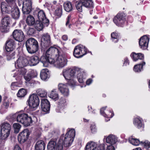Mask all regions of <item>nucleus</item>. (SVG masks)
Returning <instances> with one entry per match:
<instances>
[{"instance_id": "nucleus-61", "label": "nucleus", "mask_w": 150, "mask_h": 150, "mask_svg": "<svg viewBox=\"0 0 150 150\" xmlns=\"http://www.w3.org/2000/svg\"><path fill=\"white\" fill-rule=\"evenodd\" d=\"M106 150H115V148L113 145H109L107 146Z\"/></svg>"}, {"instance_id": "nucleus-26", "label": "nucleus", "mask_w": 150, "mask_h": 150, "mask_svg": "<svg viewBox=\"0 0 150 150\" xmlns=\"http://www.w3.org/2000/svg\"><path fill=\"white\" fill-rule=\"evenodd\" d=\"M49 72L48 69H45L41 71L40 77L42 80L46 81L49 78Z\"/></svg>"}, {"instance_id": "nucleus-27", "label": "nucleus", "mask_w": 150, "mask_h": 150, "mask_svg": "<svg viewBox=\"0 0 150 150\" xmlns=\"http://www.w3.org/2000/svg\"><path fill=\"white\" fill-rule=\"evenodd\" d=\"M45 145L42 140L38 141L35 145V150H45Z\"/></svg>"}, {"instance_id": "nucleus-54", "label": "nucleus", "mask_w": 150, "mask_h": 150, "mask_svg": "<svg viewBox=\"0 0 150 150\" xmlns=\"http://www.w3.org/2000/svg\"><path fill=\"white\" fill-rule=\"evenodd\" d=\"M141 143L144 144L145 147L146 149H148L150 148V142L148 141H145L144 142H141Z\"/></svg>"}, {"instance_id": "nucleus-38", "label": "nucleus", "mask_w": 150, "mask_h": 150, "mask_svg": "<svg viewBox=\"0 0 150 150\" xmlns=\"http://www.w3.org/2000/svg\"><path fill=\"white\" fill-rule=\"evenodd\" d=\"M26 22L28 25H33L35 23V18L33 16L29 15L27 17Z\"/></svg>"}, {"instance_id": "nucleus-42", "label": "nucleus", "mask_w": 150, "mask_h": 150, "mask_svg": "<svg viewBox=\"0 0 150 150\" xmlns=\"http://www.w3.org/2000/svg\"><path fill=\"white\" fill-rule=\"evenodd\" d=\"M111 39L113 42L115 43L117 42L119 39L120 35L115 32L111 34Z\"/></svg>"}, {"instance_id": "nucleus-51", "label": "nucleus", "mask_w": 150, "mask_h": 150, "mask_svg": "<svg viewBox=\"0 0 150 150\" xmlns=\"http://www.w3.org/2000/svg\"><path fill=\"white\" fill-rule=\"evenodd\" d=\"M21 69H20L18 70V71L20 73L19 74L20 75H25V74L27 72V70L25 68H21Z\"/></svg>"}, {"instance_id": "nucleus-2", "label": "nucleus", "mask_w": 150, "mask_h": 150, "mask_svg": "<svg viewBox=\"0 0 150 150\" xmlns=\"http://www.w3.org/2000/svg\"><path fill=\"white\" fill-rule=\"evenodd\" d=\"M80 69V68L74 67L72 69L63 70V75L65 79L68 80V83L70 86L73 87L76 85L74 78L76 72H79Z\"/></svg>"}, {"instance_id": "nucleus-7", "label": "nucleus", "mask_w": 150, "mask_h": 150, "mask_svg": "<svg viewBox=\"0 0 150 150\" xmlns=\"http://www.w3.org/2000/svg\"><path fill=\"white\" fill-rule=\"evenodd\" d=\"M18 5L20 6L23 4L22 10L24 14H29L32 9V0H18Z\"/></svg>"}, {"instance_id": "nucleus-3", "label": "nucleus", "mask_w": 150, "mask_h": 150, "mask_svg": "<svg viewBox=\"0 0 150 150\" xmlns=\"http://www.w3.org/2000/svg\"><path fill=\"white\" fill-rule=\"evenodd\" d=\"M17 121L21 123L24 126L28 127L33 122H35L37 121V118L32 116H29L28 115L25 113L19 114L17 116Z\"/></svg>"}, {"instance_id": "nucleus-29", "label": "nucleus", "mask_w": 150, "mask_h": 150, "mask_svg": "<svg viewBox=\"0 0 150 150\" xmlns=\"http://www.w3.org/2000/svg\"><path fill=\"white\" fill-rule=\"evenodd\" d=\"M40 61L39 57L35 55L30 57L29 61V63L31 66H34L38 64Z\"/></svg>"}, {"instance_id": "nucleus-44", "label": "nucleus", "mask_w": 150, "mask_h": 150, "mask_svg": "<svg viewBox=\"0 0 150 150\" xmlns=\"http://www.w3.org/2000/svg\"><path fill=\"white\" fill-rule=\"evenodd\" d=\"M37 94L41 97H45L47 96V93L45 90L39 89L36 91Z\"/></svg>"}, {"instance_id": "nucleus-43", "label": "nucleus", "mask_w": 150, "mask_h": 150, "mask_svg": "<svg viewBox=\"0 0 150 150\" xmlns=\"http://www.w3.org/2000/svg\"><path fill=\"white\" fill-rule=\"evenodd\" d=\"M81 70L80 68L79 71L76 72V74H77V78L79 82L80 83H83L85 79L83 76L82 72H81Z\"/></svg>"}, {"instance_id": "nucleus-10", "label": "nucleus", "mask_w": 150, "mask_h": 150, "mask_svg": "<svg viewBox=\"0 0 150 150\" xmlns=\"http://www.w3.org/2000/svg\"><path fill=\"white\" fill-rule=\"evenodd\" d=\"M126 16L124 13H119L114 17L113 21L117 25L122 27L125 22Z\"/></svg>"}, {"instance_id": "nucleus-23", "label": "nucleus", "mask_w": 150, "mask_h": 150, "mask_svg": "<svg viewBox=\"0 0 150 150\" xmlns=\"http://www.w3.org/2000/svg\"><path fill=\"white\" fill-rule=\"evenodd\" d=\"M58 88L61 93L65 96H67L69 95V90L67 85L63 83H59Z\"/></svg>"}, {"instance_id": "nucleus-49", "label": "nucleus", "mask_w": 150, "mask_h": 150, "mask_svg": "<svg viewBox=\"0 0 150 150\" xmlns=\"http://www.w3.org/2000/svg\"><path fill=\"white\" fill-rule=\"evenodd\" d=\"M9 54H7V59L8 60H10L12 58H13L15 53V52H12V51L10 52Z\"/></svg>"}, {"instance_id": "nucleus-64", "label": "nucleus", "mask_w": 150, "mask_h": 150, "mask_svg": "<svg viewBox=\"0 0 150 150\" xmlns=\"http://www.w3.org/2000/svg\"><path fill=\"white\" fill-rule=\"evenodd\" d=\"M62 40L64 41H66L68 39V37L67 35H64L62 37Z\"/></svg>"}, {"instance_id": "nucleus-5", "label": "nucleus", "mask_w": 150, "mask_h": 150, "mask_svg": "<svg viewBox=\"0 0 150 150\" xmlns=\"http://www.w3.org/2000/svg\"><path fill=\"white\" fill-rule=\"evenodd\" d=\"M11 130V125L8 123L4 122L1 124L0 137L2 139L4 144L5 142V140L8 137Z\"/></svg>"}, {"instance_id": "nucleus-50", "label": "nucleus", "mask_w": 150, "mask_h": 150, "mask_svg": "<svg viewBox=\"0 0 150 150\" xmlns=\"http://www.w3.org/2000/svg\"><path fill=\"white\" fill-rule=\"evenodd\" d=\"M18 86V83L16 82H13L11 83V88L12 90H15L17 89Z\"/></svg>"}, {"instance_id": "nucleus-16", "label": "nucleus", "mask_w": 150, "mask_h": 150, "mask_svg": "<svg viewBox=\"0 0 150 150\" xmlns=\"http://www.w3.org/2000/svg\"><path fill=\"white\" fill-rule=\"evenodd\" d=\"M28 61L25 58L21 57L17 59L15 63V66L19 68H23L27 65Z\"/></svg>"}, {"instance_id": "nucleus-6", "label": "nucleus", "mask_w": 150, "mask_h": 150, "mask_svg": "<svg viewBox=\"0 0 150 150\" xmlns=\"http://www.w3.org/2000/svg\"><path fill=\"white\" fill-rule=\"evenodd\" d=\"M58 56L54 63V66L59 68H62L67 64L66 55L64 53L61 51Z\"/></svg>"}, {"instance_id": "nucleus-41", "label": "nucleus", "mask_w": 150, "mask_h": 150, "mask_svg": "<svg viewBox=\"0 0 150 150\" xmlns=\"http://www.w3.org/2000/svg\"><path fill=\"white\" fill-rule=\"evenodd\" d=\"M75 7L77 10L80 12L82 11L83 7V4L82 3L81 0L77 1L75 4Z\"/></svg>"}, {"instance_id": "nucleus-34", "label": "nucleus", "mask_w": 150, "mask_h": 150, "mask_svg": "<svg viewBox=\"0 0 150 150\" xmlns=\"http://www.w3.org/2000/svg\"><path fill=\"white\" fill-rule=\"evenodd\" d=\"M145 64V62H142L139 64L135 65L134 67V71L135 72H139L143 70V67Z\"/></svg>"}, {"instance_id": "nucleus-37", "label": "nucleus", "mask_w": 150, "mask_h": 150, "mask_svg": "<svg viewBox=\"0 0 150 150\" xmlns=\"http://www.w3.org/2000/svg\"><path fill=\"white\" fill-rule=\"evenodd\" d=\"M83 6L87 8H91L93 6L92 0H81Z\"/></svg>"}, {"instance_id": "nucleus-9", "label": "nucleus", "mask_w": 150, "mask_h": 150, "mask_svg": "<svg viewBox=\"0 0 150 150\" xmlns=\"http://www.w3.org/2000/svg\"><path fill=\"white\" fill-rule=\"evenodd\" d=\"M87 53V49L85 46L81 45L76 46L74 48L73 54L74 57L79 58L82 57Z\"/></svg>"}, {"instance_id": "nucleus-62", "label": "nucleus", "mask_w": 150, "mask_h": 150, "mask_svg": "<svg viewBox=\"0 0 150 150\" xmlns=\"http://www.w3.org/2000/svg\"><path fill=\"white\" fill-rule=\"evenodd\" d=\"M129 62L127 58H126L124 59V62L123 63V65L126 66L127 64H129Z\"/></svg>"}, {"instance_id": "nucleus-59", "label": "nucleus", "mask_w": 150, "mask_h": 150, "mask_svg": "<svg viewBox=\"0 0 150 150\" xmlns=\"http://www.w3.org/2000/svg\"><path fill=\"white\" fill-rule=\"evenodd\" d=\"M91 129L92 133H94L97 130L96 126L95 125H92L91 126Z\"/></svg>"}, {"instance_id": "nucleus-63", "label": "nucleus", "mask_w": 150, "mask_h": 150, "mask_svg": "<svg viewBox=\"0 0 150 150\" xmlns=\"http://www.w3.org/2000/svg\"><path fill=\"white\" fill-rule=\"evenodd\" d=\"M13 150H22V149L18 145L16 144Z\"/></svg>"}, {"instance_id": "nucleus-53", "label": "nucleus", "mask_w": 150, "mask_h": 150, "mask_svg": "<svg viewBox=\"0 0 150 150\" xmlns=\"http://www.w3.org/2000/svg\"><path fill=\"white\" fill-rule=\"evenodd\" d=\"M24 76L25 80L27 81H29L32 77L30 73H28L27 74L24 75Z\"/></svg>"}, {"instance_id": "nucleus-45", "label": "nucleus", "mask_w": 150, "mask_h": 150, "mask_svg": "<svg viewBox=\"0 0 150 150\" xmlns=\"http://www.w3.org/2000/svg\"><path fill=\"white\" fill-rule=\"evenodd\" d=\"M27 91L26 89L22 88L19 90L17 94V96L19 98L24 97L26 94Z\"/></svg>"}, {"instance_id": "nucleus-48", "label": "nucleus", "mask_w": 150, "mask_h": 150, "mask_svg": "<svg viewBox=\"0 0 150 150\" xmlns=\"http://www.w3.org/2000/svg\"><path fill=\"white\" fill-rule=\"evenodd\" d=\"M55 14L58 18L60 17L62 14V8L60 6L55 11Z\"/></svg>"}, {"instance_id": "nucleus-46", "label": "nucleus", "mask_w": 150, "mask_h": 150, "mask_svg": "<svg viewBox=\"0 0 150 150\" xmlns=\"http://www.w3.org/2000/svg\"><path fill=\"white\" fill-rule=\"evenodd\" d=\"M13 127L15 133H18L20 130L21 125L18 123H15L13 125Z\"/></svg>"}, {"instance_id": "nucleus-36", "label": "nucleus", "mask_w": 150, "mask_h": 150, "mask_svg": "<svg viewBox=\"0 0 150 150\" xmlns=\"http://www.w3.org/2000/svg\"><path fill=\"white\" fill-rule=\"evenodd\" d=\"M134 123L135 125L138 129L141 128H143L144 127V125L142 123L141 120L139 118H135Z\"/></svg>"}, {"instance_id": "nucleus-55", "label": "nucleus", "mask_w": 150, "mask_h": 150, "mask_svg": "<svg viewBox=\"0 0 150 150\" xmlns=\"http://www.w3.org/2000/svg\"><path fill=\"white\" fill-rule=\"evenodd\" d=\"M51 56L49 57L48 59V65L49 63L54 64V63L55 61L54 59L51 57Z\"/></svg>"}, {"instance_id": "nucleus-13", "label": "nucleus", "mask_w": 150, "mask_h": 150, "mask_svg": "<svg viewBox=\"0 0 150 150\" xmlns=\"http://www.w3.org/2000/svg\"><path fill=\"white\" fill-rule=\"evenodd\" d=\"M52 44L50 36L48 33H45L42 35L41 46L43 48H46Z\"/></svg>"}, {"instance_id": "nucleus-21", "label": "nucleus", "mask_w": 150, "mask_h": 150, "mask_svg": "<svg viewBox=\"0 0 150 150\" xmlns=\"http://www.w3.org/2000/svg\"><path fill=\"white\" fill-rule=\"evenodd\" d=\"M66 100L63 97H61L59 102V105L56 109L57 112H63L64 107L66 105Z\"/></svg>"}, {"instance_id": "nucleus-60", "label": "nucleus", "mask_w": 150, "mask_h": 150, "mask_svg": "<svg viewBox=\"0 0 150 150\" xmlns=\"http://www.w3.org/2000/svg\"><path fill=\"white\" fill-rule=\"evenodd\" d=\"M96 150H105L104 145V144H100L97 147Z\"/></svg>"}, {"instance_id": "nucleus-20", "label": "nucleus", "mask_w": 150, "mask_h": 150, "mask_svg": "<svg viewBox=\"0 0 150 150\" xmlns=\"http://www.w3.org/2000/svg\"><path fill=\"white\" fill-rule=\"evenodd\" d=\"M15 47L16 44L13 40L11 39L7 41L5 47V49L7 52L12 51Z\"/></svg>"}, {"instance_id": "nucleus-35", "label": "nucleus", "mask_w": 150, "mask_h": 150, "mask_svg": "<svg viewBox=\"0 0 150 150\" xmlns=\"http://www.w3.org/2000/svg\"><path fill=\"white\" fill-rule=\"evenodd\" d=\"M44 26H45L44 24L40 21H37L35 23V28L38 31H40L42 30Z\"/></svg>"}, {"instance_id": "nucleus-33", "label": "nucleus", "mask_w": 150, "mask_h": 150, "mask_svg": "<svg viewBox=\"0 0 150 150\" xmlns=\"http://www.w3.org/2000/svg\"><path fill=\"white\" fill-rule=\"evenodd\" d=\"M64 7L65 10L67 12H70L72 10L73 6L71 2L67 1L64 4Z\"/></svg>"}, {"instance_id": "nucleus-1", "label": "nucleus", "mask_w": 150, "mask_h": 150, "mask_svg": "<svg viewBox=\"0 0 150 150\" xmlns=\"http://www.w3.org/2000/svg\"><path fill=\"white\" fill-rule=\"evenodd\" d=\"M75 132L72 129L68 131L64 137L61 136L58 140L56 150H63V145L65 147H68L72 144L75 136Z\"/></svg>"}, {"instance_id": "nucleus-15", "label": "nucleus", "mask_w": 150, "mask_h": 150, "mask_svg": "<svg viewBox=\"0 0 150 150\" xmlns=\"http://www.w3.org/2000/svg\"><path fill=\"white\" fill-rule=\"evenodd\" d=\"M15 6H12L11 4L7 5L5 2H2L1 4V10L2 13L5 12L7 14L10 13Z\"/></svg>"}, {"instance_id": "nucleus-47", "label": "nucleus", "mask_w": 150, "mask_h": 150, "mask_svg": "<svg viewBox=\"0 0 150 150\" xmlns=\"http://www.w3.org/2000/svg\"><path fill=\"white\" fill-rule=\"evenodd\" d=\"M130 142L134 146H138L140 144V142L137 139L131 138L129 139Z\"/></svg>"}, {"instance_id": "nucleus-39", "label": "nucleus", "mask_w": 150, "mask_h": 150, "mask_svg": "<svg viewBox=\"0 0 150 150\" xmlns=\"http://www.w3.org/2000/svg\"><path fill=\"white\" fill-rule=\"evenodd\" d=\"M50 57L49 56L45 54V55L42 56L40 59V61L43 63V66L45 67H47L48 66V59Z\"/></svg>"}, {"instance_id": "nucleus-4", "label": "nucleus", "mask_w": 150, "mask_h": 150, "mask_svg": "<svg viewBox=\"0 0 150 150\" xmlns=\"http://www.w3.org/2000/svg\"><path fill=\"white\" fill-rule=\"evenodd\" d=\"M25 46L28 52L31 54L35 53L39 48L38 42L32 38H30L26 41Z\"/></svg>"}, {"instance_id": "nucleus-57", "label": "nucleus", "mask_w": 150, "mask_h": 150, "mask_svg": "<svg viewBox=\"0 0 150 150\" xmlns=\"http://www.w3.org/2000/svg\"><path fill=\"white\" fill-rule=\"evenodd\" d=\"M28 32L29 35H32L35 33V31L33 28H29Z\"/></svg>"}, {"instance_id": "nucleus-30", "label": "nucleus", "mask_w": 150, "mask_h": 150, "mask_svg": "<svg viewBox=\"0 0 150 150\" xmlns=\"http://www.w3.org/2000/svg\"><path fill=\"white\" fill-rule=\"evenodd\" d=\"M130 56L133 60L135 61L139 59L143 60L144 59V55L141 53L137 54L133 52L131 54Z\"/></svg>"}, {"instance_id": "nucleus-8", "label": "nucleus", "mask_w": 150, "mask_h": 150, "mask_svg": "<svg viewBox=\"0 0 150 150\" xmlns=\"http://www.w3.org/2000/svg\"><path fill=\"white\" fill-rule=\"evenodd\" d=\"M28 101L30 108L33 110L36 109L39 105L40 100L37 95L33 94L29 97Z\"/></svg>"}, {"instance_id": "nucleus-24", "label": "nucleus", "mask_w": 150, "mask_h": 150, "mask_svg": "<svg viewBox=\"0 0 150 150\" xmlns=\"http://www.w3.org/2000/svg\"><path fill=\"white\" fill-rule=\"evenodd\" d=\"M56 139H52L48 143L47 148L48 150H54L56 149L57 142Z\"/></svg>"}, {"instance_id": "nucleus-40", "label": "nucleus", "mask_w": 150, "mask_h": 150, "mask_svg": "<svg viewBox=\"0 0 150 150\" xmlns=\"http://www.w3.org/2000/svg\"><path fill=\"white\" fill-rule=\"evenodd\" d=\"M49 97L55 100H57L59 98L58 94L56 90L54 89L52 91L51 93L49 95Z\"/></svg>"}, {"instance_id": "nucleus-25", "label": "nucleus", "mask_w": 150, "mask_h": 150, "mask_svg": "<svg viewBox=\"0 0 150 150\" xmlns=\"http://www.w3.org/2000/svg\"><path fill=\"white\" fill-rule=\"evenodd\" d=\"M117 138L115 135L112 134L110 135L106 138V142L107 143L113 145L117 142Z\"/></svg>"}, {"instance_id": "nucleus-17", "label": "nucleus", "mask_w": 150, "mask_h": 150, "mask_svg": "<svg viewBox=\"0 0 150 150\" xmlns=\"http://www.w3.org/2000/svg\"><path fill=\"white\" fill-rule=\"evenodd\" d=\"M38 16L39 21H42L45 26L47 27L49 25V21L46 18L43 10H40L38 12Z\"/></svg>"}, {"instance_id": "nucleus-32", "label": "nucleus", "mask_w": 150, "mask_h": 150, "mask_svg": "<svg viewBox=\"0 0 150 150\" xmlns=\"http://www.w3.org/2000/svg\"><path fill=\"white\" fill-rule=\"evenodd\" d=\"M97 146V144L92 141H90L87 144L86 147V150H95Z\"/></svg>"}, {"instance_id": "nucleus-28", "label": "nucleus", "mask_w": 150, "mask_h": 150, "mask_svg": "<svg viewBox=\"0 0 150 150\" xmlns=\"http://www.w3.org/2000/svg\"><path fill=\"white\" fill-rule=\"evenodd\" d=\"M106 106L103 108L100 109V114L105 117L108 118H112L114 116V114L112 111H107L106 113L104 112V110H105Z\"/></svg>"}, {"instance_id": "nucleus-12", "label": "nucleus", "mask_w": 150, "mask_h": 150, "mask_svg": "<svg viewBox=\"0 0 150 150\" xmlns=\"http://www.w3.org/2000/svg\"><path fill=\"white\" fill-rule=\"evenodd\" d=\"M12 35L16 41L19 42H22L25 37L24 33L21 30H15L13 32Z\"/></svg>"}, {"instance_id": "nucleus-14", "label": "nucleus", "mask_w": 150, "mask_h": 150, "mask_svg": "<svg viewBox=\"0 0 150 150\" xmlns=\"http://www.w3.org/2000/svg\"><path fill=\"white\" fill-rule=\"evenodd\" d=\"M149 38L146 35L142 37L139 41V44L140 48L144 50L147 49L149 41Z\"/></svg>"}, {"instance_id": "nucleus-31", "label": "nucleus", "mask_w": 150, "mask_h": 150, "mask_svg": "<svg viewBox=\"0 0 150 150\" xmlns=\"http://www.w3.org/2000/svg\"><path fill=\"white\" fill-rule=\"evenodd\" d=\"M11 16L14 19H18L20 15V10L17 7L13 8L11 12Z\"/></svg>"}, {"instance_id": "nucleus-56", "label": "nucleus", "mask_w": 150, "mask_h": 150, "mask_svg": "<svg viewBox=\"0 0 150 150\" xmlns=\"http://www.w3.org/2000/svg\"><path fill=\"white\" fill-rule=\"evenodd\" d=\"M30 73L32 77H36L38 74L37 71L34 70H31L30 71Z\"/></svg>"}, {"instance_id": "nucleus-22", "label": "nucleus", "mask_w": 150, "mask_h": 150, "mask_svg": "<svg viewBox=\"0 0 150 150\" xmlns=\"http://www.w3.org/2000/svg\"><path fill=\"white\" fill-rule=\"evenodd\" d=\"M41 106L43 111L45 112H48L50 108V103L46 99H43L41 101Z\"/></svg>"}, {"instance_id": "nucleus-52", "label": "nucleus", "mask_w": 150, "mask_h": 150, "mask_svg": "<svg viewBox=\"0 0 150 150\" xmlns=\"http://www.w3.org/2000/svg\"><path fill=\"white\" fill-rule=\"evenodd\" d=\"M9 102L8 100H4L3 105V107L7 109L9 107Z\"/></svg>"}, {"instance_id": "nucleus-18", "label": "nucleus", "mask_w": 150, "mask_h": 150, "mask_svg": "<svg viewBox=\"0 0 150 150\" xmlns=\"http://www.w3.org/2000/svg\"><path fill=\"white\" fill-rule=\"evenodd\" d=\"M30 135L29 130L27 129H24L21 132L18 136V139L21 142L24 143L28 139Z\"/></svg>"}, {"instance_id": "nucleus-19", "label": "nucleus", "mask_w": 150, "mask_h": 150, "mask_svg": "<svg viewBox=\"0 0 150 150\" xmlns=\"http://www.w3.org/2000/svg\"><path fill=\"white\" fill-rule=\"evenodd\" d=\"M57 48L51 47L49 48L46 51V55H47L52 56H55L56 57L58 56V55L61 52Z\"/></svg>"}, {"instance_id": "nucleus-11", "label": "nucleus", "mask_w": 150, "mask_h": 150, "mask_svg": "<svg viewBox=\"0 0 150 150\" xmlns=\"http://www.w3.org/2000/svg\"><path fill=\"white\" fill-rule=\"evenodd\" d=\"M11 21V19L8 16H6L2 19L1 25V29L2 32H7L9 31V25Z\"/></svg>"}, {"instance_id": "nucleus-58", "label": "nucleus", "mask_w": 150, "mask_h": 150, "mask_svg": "<svg viewBox=\"0 0 150 150\" xmlns=\"http://www.w3.org/2000/svg\"><path fill=\"white\" fill-rule=\"evenodd\" d=\"M9 4H11L12 5H16V0H5Z\"/></svg>"}]
</instances>
